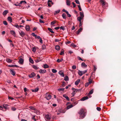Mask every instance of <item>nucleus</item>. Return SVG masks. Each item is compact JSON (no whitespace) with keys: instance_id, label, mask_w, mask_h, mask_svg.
<instances>
[{"instance_id":"nucleus-1","label":"nucleus","mask_w":121,"mask_h":121,"mask_svg":"<svg viewBox=\"0 0 121 121\" xmlns=\"http://www.w3.org/2000/svg\"><path fill=\"white\" fill-rule=\"evenodd\" d=\"M79 113L80 115L81 119H83L86 116V112L83 109H82L80 110Z\"/></svg>"},{"instance_id":"nucleus-2","label":"nucleus","mask_w":121,"mask_h":121,"mask_svg":"<svg viewBox=\"0 0 121 121\" xmlns=\"http://www.w3.org/2000/svg\"><path fill=\"white\" fill-rule=\"evenodd\" d=\"M99 2L101 4L103 8L105 7V5H107V3L104 0H100Z\"/></svg>"},{"instance_id":"nucleus-3","label":"nucleus","mask_w":121,"mask_h":121,"mask_svg":"<svg viewBox=\"0 0 121 121\" xmlns=\"http://www.w3.org/2000/svg\"><path fill=\"white\" fill-rule=\"evenodd\" d=\"M45 97L48 100L50 99L51 98V96L48 93H47L45 95Z\"/></svg>"},{"instance_id":"nucleus-4","label":"nucleus","mask_w":121,"mask_h":121,"mask_svg":"<svg viewBox=\"0 0 121 121\" xmlns=\"http://www.w3.org/2000/svg\"><path fill=\"white\" fill-rule=\"evenodd\" d=\"M80 16L78 17L77 18V19H80V20H82L83 19L84 17V14H83L84 13L83 12H80Z\"/></svg>"},{"instance_id":"nucleus-5","label":"nucleus","mask_w":121,"mask_h":121,"mask_svg":"<svg viewBox=\"0 0 121 121\" xmlns=\"http://www.w3.org/2000/svg\"><path fill=\"white\" fill-rule=\"evenodd\" d=\"M45 120L47 121H50L51 118L50 116L48 114L45 115Z\"/></svg>"},{"instance_id":"nucleus-6","label":"nucleus","mask_w":121,"mask_h":121,"mask_svg":"<svg viewBox=\"0 0 121 121\" xmlns=\"http://www.w3.org/2000/svg\"><path fill=\"white\" fill-rule=\"evenodd\" d=\"M53 3L52 0H48V5L49 7H51L52 5L53 4Z\"/></svg>"},{"instance_id":"nucleus-7","label":"nucleus","mask_w":121,"mask_h":121,"mask_svg":"<svg viewBox=\"0 0 121 121\" xmlns=\"http://www.w3.org/2000/svg\"><path fill=\"white\" fill-rule=\"evenodd\" d=\"M35 76V74L34 72H32L29 75V77L30 78L34 77Z\"/></svg>"},{"instance_id":"nucleus-8","label":"nucleus","mask_w":121,"mask_h":121,"mask_svg":"<svg viewBox=\"0 0 121 121\" xmlns=\"http://www.w3.org/2000/svg\"><path fill=\"white\" fill-rule=\"evenodd\" d=\"M10 71L11 73L14 76L15 75L16 72L13 69H10Z\"/></svg>"},{"instance_id":"nucleus-9","label":"nucleus","mask_w":121,"mask_h":121,"mask_svg":"<svg viewBox=\"0 0 121 121\" xmlns=\"http://www.w3.org/2000/svg\"><path fill=\"white\" fill-rule=\"evenodd\" d=\"M20 35L22 37H23L25 35V33L23 31L19 32Z\"/></svg>"},{"instance_id":"nucleus-10","label":"nucleus","mask_w":121,"mask_h":121,"mask_svg":"<svg viewBox=\"0 0 121 121\" xmlns=\"http://www.w3.org/2000/svg\"><path fill=\"white\" fill-rule=\"evenodd\" d=\"M72 90L73 91L72 93H74L75 94V92H77L79 90H78L77 89H75L73 88H72Z\"/></svg>"},{"instance_id":"nucleus-11","label":"nucleus","mask_w":121,"mask_h":121,"mask_svg":"<svg viewBox=\"0 0 121 121\" xmlns=\"http://www.w3.org/2000/svg\"><path fill=\"white\" fill-rule=\"evenodd\" d=\"M82 28L80 27L79 29L76 32V34L78 35L79 33H80L82 31Z\"/></svg>"},{"instance_id":"nucleus-12","label":"nucleus","mask_w":121,"mask_h":121,"mask_svg":"<svg viewBox=\"0 0 121 121\" xmlns=\"http://www.w3.org/2000/svg\"><path fill=\"white\" fill-rule=\"evenodd\" d=\"M24 62V60L22 58H20L19 59L18 62L21 64H23Z\"/></svg>"},{"instance_id":"nucleus-13","label":"nucleus","mask_w":121,"mask_h":121,"mask_svg":"<svg viewBox=\"0 0 121 121\" xmlns=\"http://www.w3.org/2000/svg\"><path fill=\"white\" fill-rule=\"evenodd\" d=\"M10 32L11 34L13 35L14 37H15L16 35H15L16 33L13 30H11Z\"/></svg>"},{"instance_id":"nucleus-14","label":"nucleus","mask_w":121,"mask_h":121,"mask_svg":"<svg viewBox=\"0 0 121 121\" xmlns=\"http://www.w3.org/2000/svg\"><path fill=\"white\" fill-rule=\"evenodd\" d=\"M88 97L87 96L86 97H84L82 98L80 100L82 101H84L86 99H88Z\"/></svg>"},{"instance_id":"nucleus-15","label":"nucleus","mask_w":121,"mask_h":121,"mask_svg":"<svg viewBox=\"0 0 121 121\" xmlns=\"http://www.w3.org/2000/svg\"><path fill=\"white\" fill-rule=\"evenodd\" d=\"M9 12L7 10H5L4 11L3 13V15L5 16Z\"/></svg>"},{"instance_id":"nucleus-16","label":"nucleus","mask_w":121,"mask_h":121,"mask_svg":"<svg viewBox=\"0 0 121 121\" xmlns=\"http://www.w3.org/2000/svg\"><path fill=\"white\" fill-rule=\"evenodd\" d=\"M80 79H78L75 82V84L76 85H78L79 83V82H80Z\"/></svg>"},{"instance_id":"nucleus-17","label":"nucleus","mask_w":121,"mask_h":121,"mask_svg":"<svg viewBox=\"0 0 121 121\" xmlns=\"http://www.w3.org/2000/svg\"><path fill=\"white\" fill-rule=\"evenodd\" d=\"M81 66L82 67H87V65L85 63L82 62L81 64Z\"/></svg>"},{"instance_id":"nucleus-18","label":"nucleus","mask_w":121,"mask_h":121,"mask_svg":"<svg viewBox=\"0 0 121 121\" xmlns=\"http://www.w3.org/2000/svg\"><path fill=\"white\" fill-rule=\"evenodd\" d=\"M78 73L79 75L80 76H81L83 74L82 71L78 70Z\"/></svg>"},{"instance_id":"nucleus-19","label":"nucleus","mask_w":121,"mask_h":121,"mask_svg":"<svg viewBox=\"0 0 121 121\" xmlns=\"http://www.w3.org/2000/svg\"><path fill=\"white\" fill-rule=\"evenodd\" d=\"M39 72L41 73H45L46 72V71L45 69L42 70V69H40V70L39 71Z\"/></svg>"},{"instance_id":"nucleus-20","label":"nucleus","mask_w":121,"mask_h":121,"mask_svg":"<svg viewBox=\"0 0 121 121\" xmlns=\"http://www.w3.org/2000/svg\"><path fill=\"white\" fill-rule=\"evenodd\" d=\"M58 73L62 77H64V74L62 72V71H60Z\"/></svg>"},{"instance_id":"nucleus-21","label":"nucleus","mask_w":121,"mask_h":121,"mask_svg":"<svg viewBox=\"0 0 121 121\" xmlns=\"http://www.w3.org/2000/svg\"><path fill=\"white\" fill-rule=\"evenodd\" d=\"M64 97L68 101H69V97L65 95H63Z\"/></svg>"},{"instance_id":"nucleus-22","label":"nucleus","mask_w":121,"mask_h":121,"mask_svg":"<svg viewBox=\"0 0 121 121\" xmlns=\"http://www.w3.org/2000/svg\"><path fill=\"white\" fill-rule=\"evenodd\" d=\"M6 61L8 63H10L12 62L13 60L9 58H7L6 59Z\"/></svg>"},{"instance_id":"nucleus-23","label":"nucleus","mask_w":121,"mask_h":121,"mask_svg":"<svg viewBox=\"0 0 121 121\" xmlns=\"http://www.w3.org/2000/svg\"><path fill=\"white\" fill-rule=\"evenodd\" d=\"M66 4L69 6L70 4V2L69 0H66Z\"/></svg>"},{"instance_id":"nucleus-24","label":"nucleus","mask_w":121,"mask_h":121,"mask_svg":"<svg viewBox=\"0 0 121 121\" xmlns=\"http://www.w3.org/2000/svg\"><path fill=\"white\" fill-rule=\"evenodd\" d=\"M26 31H29L30 29L29 26L28 25H26Z\"/></svg>"},{"instance_id":"nucleus-25","label":"nucleus","mask_w":121,"mask_h":121,"mask_svg":"<svg viewBox=\"0 0 121 121\" xmlns=\"http://www.w3.org/2000/svg\"><path fill=\"white\" fill-rule=\"evenodd\" d=\"M92 79H91V77H90L89 78L88 80L89 82H88V83L90 84L91 83H92Z\"/></svg>"},{"instance_id":"nucleus-26","label":"nucleus","mask_w":121,"mask_h":121,"mask_svg":"<svg viewBox=\"0 0 121 121\" xmlns=\"http://www.w3.org/2000/svg\"><path fill=\"white\" fill-rule=\"evenodd\" d=\"M60 47L59 45H56L55 47V48L57 50H59L60 49Z\"/></svg>"},{"instance_id":"nucleus-27","label":"nucleus","mask_w":121,"mask_h":121,"mask_svg":"<svg viewBox=\"0 0 121 121\" xmlns=\"http://www.w3.org/2000/svg\"><path fill=\"white\" fill-rule=\"evenodd\" d=\"M73 106L72 104H71L70 105H69L67 107V109H69L72 107Z\"/></svg>"},{"instance_id":"nucleus-28","label":"nucleus","mask_w":121,"mask_h":121,"mask_svg":"<svg viewBox=\"0 0 121 121\" xmlns=\"http://www.w3.org/2000/svg\"><path fill=\"white\" fill-rule=\"evenodd\" d=\"M48 30H49L51 33H54V32L52 31V30L51 28H48Z\"/></svg>"},{"instance_id":"nucleus-29","label":"nucleus","mask_w":121,"mask_h":121,"mask_svg":"<svg viewBox=\"0 0 121 121\" xmlns=\"http://www.w3.org/2000/svg\"><path fill=\"white\" fill-rule=\"evenodd\" d=\"M64 80L66 81H68L69 80L68 77L67 76H65V77Z\"/></svg>"},{"instance_id":"nucleus-30","label":"nucleus","mask_w":121,"mask_h":121,"mask_svg":"<svg viewBox=\"0 0 121 121\" xmlns=\"http://www.w3.org/2000/svg\"><path fill=\"white\" fill-rule=\"evenodd\" d=\"M8 20L9 21H10L11 22H12V20L11 17H9L7 18Z\"/></svg>"},{"instance_id":"nucleus-31","label":"nucleus","mask_w":121,"mask_h":121,"mask_svg":"<svg viewBox=\"0 0 121 121\" xmlns=\"http://www.w3.org/2000/svg\"><path fill=\"white\" fill-rule=\"evenodd\" d=\"M23 3L24 4H26V2L25 1H22L20 2V3L19 4H22Z\"/></svg>"},{"instance_id":"nucleus-32","label":"nucleus","mask_w":121,"mask_h":121,"mask_svg":"<svg viewBox=\"0 0 121 121\" xmlns=\"http://www.w3.org/2000/svg\"><path fill=\"white\" fill-rule=\"evenodd\" d=\"M77 20L79 21L80 22L79 24V27H80L82 26V22H81V20H80V19H77Z\"/></svg>"},{"instance_id":"nucleus-33","label":"nucleus","mask_w":121,"mask_h":121,"mask_svg":"<svg viewBox=\"0 0 121 121\" xmlns=\"http://www.w3.org/2000/svg\"><path fill=\"white\" fill-rule=\"evenodd\" d=\"M94 89H92L89 92V95H91L92 94L93 92Z\"/></svg>"},{"instance_id":"nucleus-34","label":"nucleus","mask_w":121,"mask_h":121,"mask_svg":"<svg viewBox=\"0 0 121 121\" xmlns=\"http://www.w3.org/2000/svg\"><path fill=\"white\" fill-rule=\"evenodd\" d=\"M71 46H72L73 48H75L76 47H77V45H76L74 44V43H72L71 44Z\"/></svg>"},{"instance_id":"nucleus-35","label":"nucleus","mask_w":121,"mask_h":121,"mask_svg":"<svg viewBox=\"0 0 121 121\" xmlns=\"http://www.w3.org/2000/svg\"><path fill=\"white\" fill-rule=\"evenodd\" d=\"M35 69H37L39 68L38 67H37L36 66L34 65H33L32 66Z\"/></svg>"},{"instance_id":"nucleus-36","label":"nucleus","mask_w":121,"mask_h":121,"mask_svg":"<svg viewBox=\"0 0 121 121\" xmlns=\"http://www.w3.org/2000/svg\"><path fill=\"white\" fill-rule=\"evenodd\" d=\"M29 60L30 62L32 63H34L33 60L31 59V57H30L29 58Z\"/></svg>"},{"instance_id":"nucleus-37","label":"nucleus","mask_w":121,"mask_h":121,"mask_svg":"<svg viewBox=\"0 0 121 121\" xmlns=\"http://www.w3.org/2000/svg\"><path fill=\"white\" fill-rule=\"evenodd\" d=\"M63 60V59L62 58L60 59H58L57 60V61L58 62H60L62 61Z\"/></svg>"},{"instance_id":"nucleus-38","label":"nucleus","mask_w":121,"mask_h":121,"mask_svg":"<svg viewBox=\"0 0 121 121\" xmlns=\"http://www.w3.org/2000/svg\"><path fill=\"white\" fill-rule=\"evenodd\" d=\"M43 67L44 69L48 68L49 67V66L45 64L44 65Z\"/></svg>"},{"instance_id":"nucleus-39","label":"nucleus","mask_w":121,"mask_h":121,"mask_svg":"<svg viewBox=\"0 0 121 121\" xmlns=\"http://www.w3.org/2000/svg\"><path fill=\"white\" fill-rule=\"evenodd\" d=\"M60 12V10H58L57 11H55V13H54V14H56Z\"/></svg>"},{"instance_id":"nucleus-40","label":"nucleus","mask_w":121,"mask_h":121,"mask_svg":"<svg viewBox=\"0 0 121 121\" xmlns=\"http://www.w3.org/2000/svg\"><path fill=\"white\" fill-rule=\"evenodd\" d=\"M36 48L35 47H33L32 48V51L34 52H35L36 51Z\"/></svg>"},{"instance_id":"nucleus-41","label":"nucleus","mask_w":121,"mask_h":121,"mask_svg":"<svg viewBox=\"0 0 121 121\" xmlns=\"http://www.w3.org/2000/svg\"><path fill=\"white\" fill-rule=\"evenodd\" d=\"M64 50L63 49H62V51H61V52L60 53V55H62L63 54H64Z\"/></svg>"},{"instance_id":"nucleus-42","label":"nucleus","mask_w":121,"mask_h":121,"mask_svg":"<svg viewBox=\"0 0 121 121\" xmlns=\"http://www.w3.org/2000/svg\"><path fill=\"white\" fill-rule=\"evenodd\" d=\"M57 71V70L56 69H52V72L54 73H56Z\"/></svg>"},{"instance_id":"nucleus-43","label":"nucleus","mask_w":121,"mask_h":121,"mask_svg":"<svg viewBox=\"0 0 121 121\" xmlns=\"http://www.w3.org/2000/svg\"><path fill=\"white\" fill-rule=\"evenodd\" d=\"M3 24L5 25H7L8 23L6 21H4L3 22Z\"/></svg>"},{"instance_id":"nucleus-44","label":"nucleus","mask_w":121,"mask_h":121,"mask_svg":"<svg viewBox=\"0 0 121 121\" xmlns=\"http://www.w3.org/2000/svg\"><path fill=\"white\" fill-rule=\"evenodd\" d=\"M65 88H60L58 89V91H63L65 90Z\"/></svg>"},{"instance_id":"nucleus-45","label":"nucleus","mask_w":121,"mask_h":121,"mask_svg":"<svg viewBox=\"0 0 121 121\" xmlns=\"http://www.w3.org/2000/svg\"><path fill=\"white\" fill-rule=\"evenodd\" d=\"M60 30H64L65 29L64 28V26H61L60 27Z\"/></svg>"},{"instance_id":"nucleus-46","label":"nucleus","mask_w":121,"mask_h":121,"mask_svg":"<svg viewBox=\"0 0 121 121\" xmlns=\"http://www.w3.org/2000/svg\"><path fill=\"white\" fill-rule=\"evenodd\" d=\"M39 88L38 87H36L35 88V92H37L39 90Z\"/></svg>"},{"instance_id":"nucleus-47","label":"nucleus","mask_w":121,"mask_h":121,"mask_svg":"<svg viewBox=\"0 0 121 121\" xmlns=\"http://www.w3.org/2000/svg\"><path fill=\"white\" fill-rule=\"evenodd\" d=\"M62 17L63 18L66 19V17H65V14H63L62 15Z\"/></svg>"},{"instance_id":"nucleus-48","label":"nucleus","mask_w":121,"mask_h":121,"mask_svg":"<svg viewBox=\"0 0 121 121\" xmlns=\"http://www.w3.org/2000/svg\"><path fill=\"white\" fill-rule=\"evenodd\" d=\"M31 35L34 37H35V38H36V37L37 35H35V34L34 33H32L31 34Z\"/></svg>"},{"instance_id":"nucleus-49","label":"nucleus","mask_w":121,"mask_h":121,"mask_svg":"<svg viewBox=\"0 0 121 121\" xmlns=\"http://www.w3.org/2000/svg\"><path fill=\"white\" fill-rule=\"evenodd\" d=\"M75 1L76 3L78 4H80V2L78 0H75Z\"/></svg>"},{"instance_id":"nucleus-50","label":"nucleus","mask_w":121,"mask_h":121,"mask_svg":"<svg viewBox=\"0 0 121 121\" xmlns=\"http://www.w3.org/2000/svg\"><path fill=\"white\" fill-rule=\"evenodd\" d=\"M29 108L31 109L35 110V108L32 106H30L29 107Z\"/></svg>"},{"instance_id":"nucleus-51","label":"nucleus","mask_w":121,"mask_h":121,"mask_svg":"<svg viewBox=\"0 0 121 121\" xmlns=\"http://www.w3.org/2000/svg\"><path fill=\"white\" fill-rule=\"evenodd\" d=\"M46 47V46H45V45H43V46H42V49H45Z\"/></svg>"},{"instance_id":"nucleus-52","label":"nucleus","mask_w":121,"mask_h":121,"mask_svg":"<svg viewBox=\"0 0 121 121\" xmlns=\"http://www.w3.org/2000/svg\"><path fill=\"white\" fill-rule=\"evenodd\" d=\"M11 109L13 111H15L16 110V109L15 108L12 107L11 108Z\"/></svg>"},{"instance_id":"nucleus-53","label":"nucleus","mask_w":121,"mask_h":121,"mask_svg":"<svg viewBox=\"0 0 121 121\" xmlns=\"http://www.w3.org/2000/svg\"><path fill=\"white\" fill-rule=\"evenodd\" d=\"M65 82H63L62 84V86L63 87H64L65 86Z\"/></svg>"},{"instance_id":"nucleus-54","label":"nucleus","mask_w":121,"mask_h":121,"mask_svg":"<svg viewBox=\"0 0 121 121\" xmlns=\"http://www.w3.org/2000/svg\"><path fill=\"white\" fill-rule=\"evenodd\" d=\"M72 69H75L76 68V66L75 65H73L72 66Z\"/></svg>"},{"instance_id":"nucleus-55","label":"nucleus","mask_w":121,"mask_h":121,"mask_svg":"<svg viewBox=\"0 0 121 121\" xmlns=\"http://www.w3.org/2000/svg\"><path fill=\"white\" fill-rule=\"evenodd\" d=\"M96 109L97 110L99 111H100L101 110V108L99 107H97L96 108Z\"/></svg>"},{"instance_id":"nucleus-56","label":"nucleus","mask_w":121,"mask_h":121,"mask_svg":"<svg viewBox=\"0 0 121 121\" xmlns=\"http://www.w3.org/2000/svg\"><path fill=\"white\" fill-rule=\"evenodd\" d=\"M89 84H90L88 83V82H86L85 84V87H87Z\"/></svg>"},{"instance_id":"nucleus-57","label":"nucleus","mask_w":121,"mask_h":121,"mask_svg":"<svg viewBox=\"0 0 121 121\" xmlns=\"http://www.w3.org/2000/svg\"><path fill=\"white\" fill-rule=\"evenodd\" d=\"M78 59L79 60H81L82 61H83V60L79 56H78L77 57Z\"/></svg>"},{"instance_id":"nucleus-58","label":"nucleus","mask_w":121,"mask_h":121,"mask_svg":"<svg viewBox=\"0 0 121 121\" xmlns=\"http://www.w3.org/2000/svg\"><path fill=\"white\" fill-rule=\"evenodd\" d=\"M78 7L79 9V10L80 11H81L82 10V9L81 7V6L80 5H78Z\"/></svg>"},{"instance_id":"nucleus-59","label":"nucleus","mask_w":121,"mask_h":121,"mask_svg":"<svg viewBox=\"0 0 121 121\" xmlns=\"http://www.w3.org/2000/svg\"><path fill=\"white\" fill-rule=\"evenodd\" d=\"M58 112H60V113H64V112H62V110L60 109L58 110Z\"/></svg>"},{"instance_id":"nucleus-60","label":"nucleus","mask_w":121,"mask_h":121,"mask_svg":"<svg viewBox=\"0 0 121 121\" xmlns=\"http://www.w3.org/2000/svg\"><path fill=\"white\" fill-rule=\"evenodd\" d=\"M8 99H11L12 100H13L14 99L13 98L8 96Z\"/></svg>"},{"instance_id":"nucleus-61","label":"nucleus","mask_w":121,"mask_h":121,"mask_svg":"<svg viewBox=\"0 0 121 121\" xmlns=\"http://www.w3.org/2000/svg\"><path fill=\"white\" fill-rule=\"evenodd\" d=\"M87 71V70H86L82 71L83 74L85 73H86Z\"/></svg>"},{"instance_id":"nucleus-62","label":"nucleus","mask_w":121,"mask_h":121,"mask_svg":"<svg viewBox=\"0 0 121 121\" xmlns=\"http://www.w3.org/2000/svg\"><path fill=\"white\" fill-rule=\"evenodd\" d=\"M39 42H40L41 43H42L43 42V40L42 39V38H41V39H39Z\"/></svg>"},{"instance_id":"nucleus-63","label":"nucleus","mask_w":121,"mask_h":121,"mask_svg":"<svg viewBox=\"0 0 121 121\" xmlns=\"http://www.w3.org/2000/svg\"><path fill=\"white\" fill-rule=\"evenodd\" d=\"M39 22L41 23H44V22L41 19H39Z\"/></svg>"},{"instance_id":"nucleus-64","label":"nucleus","mask_w":121,"mask_h":121,"mask_svg":"<svg viewBox=\"0 0 121 121\" xmlns=\"http://www.w3.org/2000/svg\"><path fill=\"white\" fill-rule=\"evenodd\" d=\"M55 22L54 21H53L52 22H51V25H53L55 24Z\"/></svg>"}]
</instances>
